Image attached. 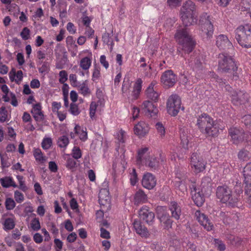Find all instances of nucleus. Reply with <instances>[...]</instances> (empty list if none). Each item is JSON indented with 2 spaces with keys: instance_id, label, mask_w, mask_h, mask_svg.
I'll return each mask as SVG.
<instances>
[{
  "instance_id": "obj_1",
  "label": "nucleus",
  "mask_w": 251,
  "mask_h": 251,
  "mask_svg": "<svg viewBox=\"0 0 251 251\" xmlns=\"http://www.w3.org/2000/svg\"><path fill=\"white\" fill-rule=\"evenodd\" d=\"M196 126L200 131L207 137L218 136L220 127L216 121L206 113H202L197 117Z\"/></svg>"
},
{
  "instance_id": "obj_2",
  "label": "nucleus",
  "mask_w": 251,
  "mask_h": 251,
  "mask_svg": "<svg viewBox=\"0 0 251 251\" xmlns=\"http://www.w3.org/2000/svg\"><path fill=\"white\" fill-rule=\"evenodd\" d=\"M175 39L177 43L181 46L182 50L185 53H190L195 47L196 42L189 33L186 27L179 28L176 30Z\"/></svg>"
},
{
  "instance_id": "obj_3",
  "label": "nucleus",
  "mask_w": 251,
  "mask_h": 251,
  "mask_svg": "<svg viewBox=\"0 0 251 251\" xmlns=\"http://www.w3.org/2000/svg\"><path fill=\"white\" fill-rule=\"evenodd\" d=\"M196 6L191 0L185 1L180 9V15L185 26L196 24L197 16L196 15Z\"/></svg>"
},
{
  "instance_id": "obj_4",
  "label": "nucleus",
  "mask_w": 251,
  "mask_h": 251,
  "mask_svg": "<svg viewBox=\"0 0 251 251\" xmlns=\"http://www.w3.org/2000/svg\"><path fill=\"white\" fill-rule=\"evenodd\" d=\"M238 67L233 59L229 55L220 53L218 56V70L223 73L230 74L233 79L237 80L239 76L237 73Z\"/></svg>"
},
{
  "instance_id": "obj_5",
  "label": "nucleus",
  "mask_w": 251,
  "mask_h": 251,
  "mask_svg": "<svg viewBox=\"0 0 251 251\" xmlns=\"http://www.w3.org/2000/svg\"><path fill=\"white\" fill-rule=\"evenodd\" d=\"M235 38L239 44L246 48H251V25L239 26L235 30Z\"/></svg>"
},
{
  "instance_id": "obj_6",
  "label": "nucleus",
  "mask_w": 251,
  "mask_h": 251,
  "mask_svg": "<svg viewBox=\"0 0 251 251\" xmlns=\"http://www.w3.org/2000/svg\"><path fill=\"white\" fill-rule=\"evenodd\" d=\"M216 196L222 202L231 207L236 206L239 200L236 195L232 194L231 189L226 186L218 187Z\"/></svg>"
},
{
  "instance_id": "obj_7",
  "label": "nucleus",
  "mask_w": 251,
  "mask_h": 251,
  "mask_svg": "<svg viewBox=\"0 0 251 251\" xmlns=\"http://www.w3.org/2000/svg\"><path fill=\"white\" fill-rule=\"evenodd\" d=\"M203 17L204 20L201 17L200 21L199 33L203 38H210L214 31L213 25L211 21V18L206 13L204 14Z\"/></svg>"
},
{
  "instance_id": "obj_8",
  "label": "nucleus",
  "mask_w": 251,
  "mask_h": 251,
  "mask_svg": "<svg viewBox=\"0 0 251 251\" xmlns=\"http://www.w3.org/2000/svg\"><path fill=\"white\" fill-rule=\"evenodd\" d=\"M190 167L196 174L203 172L207 164V162L203 157L197 152L193 153L190 157Z\"/></svg>"
},
{
  "instance_id": "obj_9",
  "label": "nucleus",
  "mask_w": 251,
  "mask_h": 251,
  "mask_svg": "<svg viewBox=\"0 0 251 251\" xmlns=\"http://www.w3.org/2000/svg\"><path fill=\"white\" fill-rule=\"evenodd\" d=\"M181 101L180 97L176 95H171L167 101V109L168 113L173 116H176L181 108Z\"/></svg>"
},
{
  "instance_id": "obj_10",
  "label": "nucleus",
  "mask_w": 251,
  "mask_h": 251,
  "mask_svg": "<svg viewBox=\"0 0 251 251\" xmlns=\"http://www.w3.org/2000/svg\"><path fill=\"white\" fill-rule=\"evenodd\" d=\"M180 145L182 146L181 153H178L176 151L171 152L170 159L172 161H176V158L180 159L183 158V153L186 154L188 149L189 139L188 136H186L185 133L183 131L180 133Z\"/></svg>"
},
{
  "instance_id": "obj_11",
  "label": "nucleus",
  "mask_w": 251,
  "mask_h": 251,
  "mask_svg": "<svg viewBox=\"0 0 251 251\" xmlns=\"http://www.w3.org/2000/svg\"><path fill=\"white\" fill-rule=\"evenodd\" d=\"M176 75L171 70L165 71L160 78L161 82L166 89L172 87L176 84Z\"/></svg>"
},
{
  "instance_id": "obj_12",
  "label": "nucleus",
  "mask_w": 251,
  "mask_h": 251,
  "mask_svg": "<svg viewBox=\"0 0 251 251\" xmlns=\"http://www.w3.org/2000/svg\"><path fill=\"white\" fill-rule=\"evenodd\" d=\"M190 189L192 198L195 204L199 207L202 206L205 201L204 195L206 193H202L200 188H197L195 183L191 185Z\"/></svg>"
},
{
  "instance_id": "obj_13",
  "label": "nucleus",
  "mask_w": 251,
  "mask_h": 251,
  "mask_svg": "<svg viewBox=\"0 0 251 251\" xmlns=\"http://www.w3.org/2000/svg\"><path fill=\"white\" fill-rule=\"evenodd\" d=\"M165 160L166 158L164 154L160 153L159 158L154 155L150 156L142 166H145L150 168L151 170H154L159 167L160 164L164 163Z\"/></svg>"
},
{
  "instance_id": "obj_14",
  "label": "nucleus",
  "mask_w": 251,
  "mask_h": 251,
  "mask_svg": "<svg viewBox=\"0 0 251 251\" xmlns=\"http://www.w3.org/2000/svg\"><path fill=\"white\" fill-rule=\"evenodd\" d=\"M141 108L145 115L149 117H155L158 112L156 104L148 100L143 102Z\"/></svg>"
},
{
  "instance_id": "obj_15",
  "label": "nucleus",
  "mask_w": 251,
  "mask_h": 251,
  "mask_svg": "<svg viewBox=\"0 0 251 251\" xmlns=\"http://www.w3.org/2000/svg\"><path fill=\"white\" fill-rule=\"evenodd\" d=\"M228 133L235 144H238L244 141L245 136L248 135L242 128L234 127L229 129Z\"/></svg>"
},
{
  "instance_id": "obj_16",
  "label": "nucleus",
  "mask_w": 251,
  "mask_h": 251,
  "mask_svg": "<svg viewBox=\"0 0 251 251\" xmlns=\"http://www.w3.org/2000/svg\"><path fill=\"white\" fill-rule=\"evenodd\" d=\"M231 101L234 105L244 104L249 99L248 94L243 91H234L231 94Z\"/></svg>"
},
{
  "instance_id": "obj_17",
  "label": "nucleus",
  "mask_w": 251,
  "mask_h": 251,
  "mask_svg": "<svg viewBox=\"0 0 251 251\" xmlns=\"http://www.w3.org/2000/svg\"><path fill=\"white\" fill-rule=\"evenodd\" d=\"M195 216L199 223L207 231H211L214 229V225L204 214L199 210L196 211Z\"/></svg>"
},
{
  "instance_id": "obj_18",
  "label": "nucleus",
  "mask_w": 251,
  "mask_h": 251,
  "mask_svg": "<svg viewBox=\"0 0 251 251\" xmlns=\"http://www.w3.org/2000/svg\"><path fill=\"white\" fill-rule=\"evenodd\" d=\"M140 218L149 225H151L154 221V214L150 210L149 208L146 206H143L139 211Z\"/></svg>"
},
{
  "instance_id": "obj_19",
  "label": "nucleus",
  "mask_w": 251,
  "mask_h": 251,
  "mask_svg": "<svg viewBox=\"0 0 251 251\" xmlns=\"http://www.w3.org/2000/svg\"><path fill=\"white\" fill-rule=\"evenodd\" d=\"M216 45L220 50L232 49L233 45L226 35L220 34L216 37Z\"/></svg>"
},
{
  "instance_id": "obj_20",
  "label": "nucleus",
  "mask_w": 251,
  "mask_h": 251,
  "mask_svg": "<svg viewBox=\"0 0 251 251\" xmlns=\"http://www.w3.org/2000/svg\"><path fill=\"white\" fill-rule=\"evenodd\" d=\"M156 184V179L155 176L151 173H145L142 178V186L148 189H152Z\"/></svg>"
},
{
  "instance_id": "obj_21",
  "label": "nucleus",
  "mask_w": 251,
  "mask_h": 251,
  "mask_svg": "<svg viewBox=\"0 0 251 251\" xmlns=\"http://www.w3.org/2000/svg\"><path fill=\"white\" fill-rule=\"evenodd\" d=\"M150 151L149 147H144L139 149L137 151L136 162L139 165H142L150 155Z\"/></svg>"
},
{
  "instance_id": "obj_22",
  "label": "nucleus",
  "mask_w": 251,
  "mask_h": 251,
  "mask_svg": "<svg viewBox=\"0 0 251 251\" xmlns=\"http://www.w3.org/2000/svg\"><path fill=\"white\" fill-rule=\"evenodd\" d=\"M149 131V125L145 122L140 121L134 127V132L135 134L139 137L145 136Z\"/></svg>"
},
{
  "instance_id": "obj_23",
  "label": "nucleus",
  "mask_w": 251,
  "mask_h": 251,
  "mask_svg": "<svg viewBox=\"0 0 251 251\" xmlns=\"http://www.w3.org/2000/svg\"><path fill=\"white\" fill-rule=\"evenodd\" d=\"M133 227L137 234H139L142 237L147 238L149 237L150 234L148 228L143 225L142 223L135 220L133 223Z\"/></svg>"
},
{
  "instance_id": "obj_24",
  "label": "nucleus",
  "mask_w": 251,
  "mask_h": 251,
  "mask_svg": "<svg viewBox=\"0 0 251 251\" xmlns=\"http://www.w3.org/2000/svg\"><path fill=\"white\" fill-rule=\"evenodd\" d=\"M31 113L36 121H42L44 119V115L42 110V105L40 103L33 104Z\"/></svg>"
},
{
  "instance_id": "obj_25",
  "label": "nucleus",
  "mask_w": 251,
  "mask_h": 251,
  "mask_svg": "<svg viewBox=\"0 0 251 251\" xmlns=\"http://www.w3.org/2000/svg\"><path fill=\"white\" fill-rule=\"evenodd\" d=\"M99 201L100 205L110 207V199L109 192L105 189H101L99 195Z\"/></svg>"
},
{
  "instance_id": "obj_26",
  "label": "nucleus",
  "mask_w": 251,
  "mask_h": 251,
  "mask_svg": "<svg viewBox=\"0 0 251 251\" xmlns=\"http://www.w3.org/2000/svg\"><path fill=\"white\" fill-rule=\"evenodd\" d=\"M32 153L36 162L38 164H45L48 158L40 149L34 148L33 149Z\"/></svg>"
},
{
  "instance_id": "obj_27",
  "label": "nucleus",
  "mask_w": 251,
  "mask_h": 251,
  "mask_svg": "<svg viewBox=\"0 0 251 251\" xmlns=\"http://www.w3.org/2000/svg\"><path fill=\"white\" fill-rule=\"evenodd\" d=\"M169 208L171 212L172 217L176 220H179L181 215V208L176 201H171L169 205Z\"/></svg>"
},
{
  "instance_id": "obj_28",
  "label": "nucleus",
  "mask_w": 251,
  "mask_h": 251,
  "mask_svg": "<svg viewBox=\"0 0 251 251\" xmlns=\"http://www.w3.org/2000/svg\"><path fill=\"white\" fill-rule=\"evenodd\" d=\"M9 79L11 82H15L17 84H20L23 78V73L21 70L16 71L15 69H12L9 73Z\"/></svg>"
},
{
  "instance_id": "obj_29",
  "label": "nucleus",
  "mask_w": 251,
  "mask_h": 251,
  "mask_svg": "<svg viewBox=\"0 0 251 251\" xmlns=\"http://www.w3.org/2000/svg\"><path fill=\"white\" fill-rule=\"evenodd\" d=\"M148 201L147 195L144 191L139 189L136 192L134 196V203L136 205L144 203Z\"/></svg>"
},
{
  "instance_id": "obj_30",
  "label": "nucleus",
  "mask_w": 251,
  "mask_h": 251,
  "mask_svg": "<svg viewBox=\"0 0 251 251\" xmlns=\"http://www.w3.org/2000/svg\"><path fill=\"white\" fill-rule=\"evenodd\" d=\"M0 183L2 187L5 188L18 187V185L15 182L14 178L11 176H5L0 178Z\"/></svg>"
},
{
  "instance_id": "obj_31",
  "label": "nucleus",
  "mask_w": 251,
  "mask_h": 251,
  "mask_svg": "<svg viewBox=\"0 0 251 251\" xmlns=\"http://www.w3.org/2000/svg\"><path fill=\"white\" fill-rule=\"evenodd\" d=\"M143 81L141 78H138L135 82L133 86V89L131 93V100H137L140 94L142 87Z\"/></svg>"
},
{
  "instance_id": "obj_32",
  "label": "nucleus",
  "mask_w": 251,
  "mask_h": 251,
  "mask_svg": "<svg viewBox=\"0 0 251 251\" xmlns=\"http://www.w3.org/2000/svg\"><path fill=\"white\" fill-rule=\"evenodd\" d=\"M211 179L209 177H204L201 180L200 190L202 193L208 194L211 191Z\"/></svg>"
},
{
  "instance_id": "obj_33",
  "label": "nucleus",
  "mask_w": 251,
  "mask_h": 251,
  "mask_svg": "<svg viewBox=\"0 0 251 251\" xmlns=\"http://www.w3.org/2000/svg\"><path fill=\"white\" fill-rule=\"evenodd\" d=\"M243 174L246 185L251 183V162L248 163L244 167Z\"/></svg>"
},
{
  "instance_id": "obj_34",
  "label": "nucleus",
  "mask_w": 251,
  "mask_h": 251,
  "mask_svg": "<svg viewBox=\"0 0 251 251\" xmlns=\"http://www.w3.org/2000/svg\"><path fill=\"white\" fill-rule=\"evenodd\" d=\"M92 59L88 56L82 58L79 63V66L84 71H86V75H89V69L91 66Z\"/></svg>"
},
{
  "instance_id": "obj_35",
  "label": "nucleus",
  "mask_w": 251,
  "mask_h": 251,
  "mask_svg": "<svg viewBox=\"0 0 251 251\" xmlns=\"http://www.w3.org/2000/svg\"><path fill=\"white\" fill-rule=\"evenodd\" d=\"M74 131L82 141L84 142L87 139V133L86 128L83 129L79 125H76L74 128Z\"/></svg>"
},
{
  "instance_id": "obj_36",
  "label": "nucleus",
  "mask_w": 251,
  "mask_h": 251,
  "mask_svg": "<svg viewBox=\"0 0 251 251\" xmlns=\"http://www.w3.org/2000/svg\"><path fill=\"white\" fill-rule=\"evenodd\" d=\"M78 88L79 92L83 96H89L91 94V91L87 85V80H85L81 83H79L76 87Z\"/></svg>"
},
{
  "instance_id": "obj_37",
  "label": "nucleus",
  "mask_w": 251,
  "mask_h": 251,
  "mask_svg": "<svg viewBox=\"0 0 251 251\" xmlns=\"http://www.w3.org/2000/svg\"><path fill=\"white\" fill-rule=\"evenodd\" d=\"M156 216L159 220L170 216L165 206H158L156 209Z\"/></svg>"
},
{
  "instance_id": "obj_38",
  "label": "nucleus",
  "mask_w": 251,
  "mask_h": 251,
  "mask_svg": "<svg viewBox=\"0 0 251 251\" xmlns=\"http://www.w3.org/2000/svg\"><path fill=\"white\" fill-rule=\"evenodd\" d=\"M157 135L160 139H163L166 135V129L163 124L161 122H157L155 125Z\"/></svg>"
},
{
  "instance_id": "obj_39",
  "label": "nucleus",
  "mask_w": 251,
  "mask_h": 251,
  "mask_svg": "<svg viewBox=\"0 0 251 251\" xmlns=\"http://www.w3.org/2000/svg\"><path fill=\"white\" fill-rule=\"evenodd\" d=\"M161 225L164 229L169 230L172 228L173 221L170 216L159 220Z\"/></svg>"
},
{
  "instance_id": "obj_40",
  "label": "nucleus",
  "mask_w": 251,
  "mask_h": 251,
  "mask_svg": "<svg viewBox=\"0 0 251 251\" xmlns=\"http://www.w3.org/2000/svg\"><path fill=\"white\" fill-rule=\"evenodd\" d=\"M245 194L247 195L245 202L247 206L251 208V183L245 186Z\"/></svg>"
},
{
  "instance_id": "obj_41",
  "label": "nucleus",
  "mask_w": 251,
  "mask_h": 251,
  "mask_svg": "<svg viewBox=\"0 0 251 251\" xmlns=\"http://www.w3.org/2000/svg\"><path fill=\"white\" fill-rule=\"evenodd\" d=\"M16 178L19 183L17 188L24 192H25L27 190L28 188L26 185L24 176L21 175H17Z\"/></svg>"
},
{
  "instance_id": "obj_42",
  "label": "nucleus",
  "mask_w": 251,
  "mask_h": 251,
  "mask_svg": "<svg viewBox=\"0 0 251 251\" xmlns=\"http://www.w3.org/2000/svg\"><path fill=\"white\" fill-rule=\"evenodd\" d=\"M9 120L8 111L6 108L4 106L1 107L0 108V122L3 123L8 121Z\"/></svg>"
},
{
  "instance_id": "obj_43",
  "label": "nucleus",
  "mask_w": 251,
  "mask_h": 251,
  "mask_svg": "<svg viewBox=\"0 0 251 251\" xmlns=\"http://www.w3.org/2000/svg\"><path fill=\"white\" fill-rule=\"evenodd\" d=\"M231 213L230 212L227 211H221L220 213L219 217L223 222L226 224H229L231 220L230 217Z\"/></svg>"
},
{
  "instance_id": "obj_44",
  "label": "nucleus",
  "mask_w": 251,
  "mask_h": 251,
  "mask_svg": "<svg viewBox=\"0 0 251 251\" xmlns=\"http://www.w3.org/2000/svg\"><path fill=\"white\" fill-rule=\"evenodd\" d=\"M69 143V140L67 136L63 135L60 137L57 141V145L60 148H66Z\"/></svg>"
},
{
  "instance_id": "obj_45",
  "label": "nucleus",
  "mask_w": 251,
  "mask_h": 251,
  "mask_svg": "<svg viewBox=\"0 0 251 251\" xmlns=\"http://www.w3.org/2000/svg\"><path fill=\"white\" fill-rule=\"evenodd\" d=\"M146 95L147 97L152 100V101H156L159 98L158 93L155 92L154 90H146Z\"/></svg>"
},
{
  "instance_id": "obj_46",
  "label": "nucleus",
  "mask_w": 251,
  "mask_h": 251,
  "mask_svg": "<svg viewBox=\"0 0 251 251\" xmlns=\"http://www.w3.org/2000/svg\"><path fill=\"white\" fill-rule=\"evenodd\" d=\"M15 226V223L12 218H7L4 223V229L5 230L13 229Z\"/></svg>"
},
{
  "instance_id": "obj_47",
  "label": "nucleus",
  "mask_w": 251,
  "mask_h": 251,
  "mask_svg": "<svg viewBox=\"0 0 251 251\" xmlns=\"http://www.w3.org/2000/svg\"><path fill=\"white\" fill-rule=\"evenodd\" d=\"M98 104L95 101H92L91 102L90 108H89V116L91 119H93L95 117V113L96 112Z\"/></svg>"
},
{
  "instance_id": "obj_48",
  "label": "nucleus",
  "mask_w": 251,
  "mask_h": 251,
  "mask_svg": "<svg viewBox=\"0 0 251 251\" xmlns=\"http://www.w3.org/2000/svg\"><path fill=\"white\" fill-rule=\"evenodd\" d=\"M30 227L34 231H38L41 228L39 219L37 218L33 219L30 223Z\"/></svg>"
},
{
  "instance_id": "obj_49",
  "label": "nucleus",
  "mask_w": 251,
  "mask_h": 251,
  "mask_svg": "<svg viewBox=\"0 0 251 251\" xmlns=\"http://www.w3.org/2000/svg\"><path fill=\"white\" fill-rule=\"evenodd\" d=\"M52 144V141L50 138H45L42 142L41 146L44 150H47L50 148Z\"/></svg>"
},
{
  "instance_id": "obj_50",
  "label": "nucleus",
  "mask_w": 251,
  "mask_h": 251,
  "mask_svg": "<svg viewBox=\"0 0 251 251\" xmlns=\"http://www.w3.org/2000/svg\"><path fill=\"white\" fill-rule=\"evenodd\" d=\"M69 112L74 116H77L80 113L78 105L74 102L70 104Z\"/></svg>"
},
{
  "instance_id": "obj_51",
  "label": "nucleus",
  "mask_w": 251,
  "mask_h": 251,
  "mask_svg": "<svg viewBox=\"0 0 251 251\" xmlns=\"http://www.w3.org/2000/svg\"><path fill=\"white\" fill-rule=\"evenodd\" d=\"M130 181L132 186L135 185L138 181L137 174L135 169H132L130 174Z\"/></svg>"
},
{
  "instance_id": "obj_52",
  "label": "nucleus",
  "mask_w": 251,
  "mask_h": 251,
  "mask_svg": "<svg viewBox=\"0 0 251 251\" xmlns=\"http://www.w3.org/2000/svg\"><path fill=\"white\" fill-rule=\"evenodd\" d=\"M242 122L244 123L247 128L251 131V115H246L242 117Z\"/></svg>"
},
{
  "instance_id": "obj_53",
  "label": "nucleus",
  "mask_w": 251,
  "mask_h": 251,
  "mask_svg": "<svg viewBox=\"0 0 251 251\" xmlns=\"http://www.w3.org/2000/svg\"><path fill=\"white\" fill-rule=\"evenodd\" d=\"M72 156L74 159H78L81 157L82 152L79 147H74L72 150Z\"/></svg>"
},
{
  "instance_id": "obj_54",
  "label": "nucleus",
  "mask_w": 251,
  "mask_h": 251,
  "mask_svg": "<svg viewBox=\"0 0 251 251\" xmlns=\"http://www.w3.org/2000/svg\"><path fill=\"white\" fill-rule=\"evenodd\" d=\"M14 197L17 203H22L24 201V194L18 190L14 191Z\"/></svg>"
},
{
  "instance_id": "obj_55",
  "label": "nucleus",
  "mask_w": 251,
  "mask_h": 251,
  "mask_svg": "<svg viewBox=\"0 0 251 251\" xmlns=\"http://www.w3.org/2000/svg\"><path fill=\"white\" fill-rule=\"evenodd\" d=\"M214 242L215 247L219 251H224L226 250V245L222 241L218 239H215Z\"/></svg>"
},
{
  "instance_id": "obj_56",
  "label": "nucleus",
  "mask_w": 251,
  "mask_h": 251,
  "mask_svg": "<svg viewBox=\"0 0 251 251\" xmlns=\"http://www.w3.org/2000/svg\"><path fill=\"white\" fill-rule=\"evenodd\" d=\"M5 207L7 210L13 209L16 205L15 201L12 198H7L5 202Z\"/></svg>"
},
{
  "instance_id": "obj_57",
  "label": "nucleus",
  "mask_w": 251,
  "mask_h": 251,
  "mask_svg": "<svg viewBox=\"0 0 251 251\" xmlns=\"http://www.w3.org/2000/svg\"><path fill=\"white\" fill-rule=\"evenodd\" d=\"M69 80L70 84L74 87H76L80 83L77 81V76L75 74H70L69 75Z\"/></svg>"
},
{
  "instance_id": "obj_58",
  "label": "nucleus",
  "mask_w": 251,
  "mask_h": 251,
  "mask_svg": "<svg viewBox=\"0 0 251 251\" xmlns=\"http://www.w3.org/2000/svg\"><path fill=\"white\" fill-rule=\"evenodd\" d=\"M59 81L61 84L65 83L68 79V74L65 70L61 71L59 73Z\"/></svg>"
},
{
  "instance_id": "obj_59",
  "label": "nucleus",
  "mask_w": 251,
  "mask_h": 251,
  "mask_svg": "<svg viewBox=\"0 0 251 251\" xmlns=\"http://www.w3.org/2000/svg\"><path fill=\"white\" fill-rule=\"evenodd\" d=\"M117 139L119 143H124L126 139V132L122 129L119 130L117 133Z\"/></svg>"
},
{
  "instance_id": "obj_60",
  "label": "nucleus",
  "mask_w": 251,
  "mask_h": 251,
  "mask_svg": "<svg viewBox=\"0 0 251 251\" xmlns=\"http://www.w3.org/2000/svg\"><path fill=\"white\" fill-rule=\"evenodd\" d=\"M20 35L24 40L28 39L30 36L29 29L27 27H24L21 31Z\"/></svg>"
},
{
  "instance_id": "obj_61",
  "label": "nucleus",
  "mask_w": 251,
  "mask_h": 251,
  "mask_svg": "<svg viewBox=\"0 0 251 251\" xmlns=\"http://www.w3.org/2000/svg\"><path fill=\"white\" fill-rule=\"evenodd\" d=\"M76 162L74 158H69L67 160L66 166L67 168L72 169L75 167Z\"/></svg>"
},
{
  "instance_id": "obj_62",
  "label": "nucleus",
  "mask_w": 251,
  "mask_h": 251,
  "mask_svg": "<svg viewBox=\"0 0 251 251\" xmlns=\"http://www.w3.org/2000/svg\"><path fill=\"white\" fill-rule=\"evenodd\" d=\"M48 227H50L49 230L54 235L56 236L58 234V229L56 226V225L53 223H50L48 225Z\"/></svg>"
},
{
  "instance_id": "obj_63",
  "label": "nucleus",
  "mask_w": 251,
  "mask_h": 251,
  "mask_svg": "<svg viewBox=\"0 0 251 251\" xmlns=\"http://www.w3.org/2000/svg\"><path fill=\"white\" fill-rule=\"evenodd\" d=\"M66 28L68 31L71 34H74L76 33V27L74 24L71 22H69L67 24Z\"/></svg>"
},
{
  "instance_id": "obj_64",
  "label": "nucleus",
  "mask_w": 251,
  "mask_h": 251,
  "mask_svg": "<svg viewBox=\"0 0 251 251\" xmlns=\"http://www.w3.org/2000/svg\"><path fill=\"white\" fill-rule=\"evenodd\" d=\"M70 205L71 209L76 212L78 211V204L75 198H72L70 201Z\"/></svg>"
}]
</instances>
